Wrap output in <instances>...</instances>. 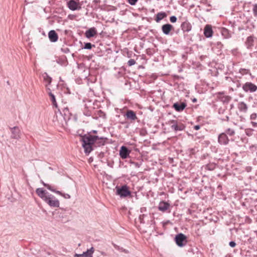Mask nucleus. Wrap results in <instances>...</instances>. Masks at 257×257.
<instances>
[{
  "instance_id": "f257e3e1",
  "label": "nucleus",
  "mask_w": 257,
  "mask_h": 257,
  "mask_svg": "<svg viewBox=\"0 0 257 257\" xmlns=\"http://www.w3.org/2000/svg\"><path fill=\"white\" fill-rule=\"evenodd\" d=\"M36 192L37 194L50 206L53 207H59V201L53 195L50 194L42 188L37 189Z\"/></svg>"
},
{
  "instance_id": "f03ea898",
  "label": "nucleus",
  "mask_w": 257,
  "mask_h": 257,
  "mask_svg": "<svg viewBox=\"0 0 257 257\" xmlns=\"http://www.w3.org/2000/svg\"><path fill=\"white\" fill-rule=\"evenodd\" d=\"M99 139L96 136L85 135L82 138V145L86 154H89L93 150L92 146Z\"/></svg>"
},
{
  "instance_id": "7ed1b4c3",
  "label": "nucleus",
  "mask_w": 257,
  "mask_h": 257,
  "mask_svg": "<svg viewBox=\"0 0 257 257\" xmlns=\"http://www.w3.org/2000/svg\"><path fill=\"white\" fill-rule=\"evenodd\" d=\"M115 189L116 194L119 195L121 198H125L131 195L129 187L125 185L121 187L116 186Z\"/></svg>"
},
{
  "instance_id": "20e7f679",
  "label": "nucleus",
  "mask_w": 257,
  "mask_h": 257,
  "mask_svg": "<svg viewBox=\"0 0 257 257\" xmlns=\"http://www.w3.org/2000/svg\"><path fill=\"white\" fill-rule=\"evenodd\" d=\"M67 5L72 11L79 10L81 8V5L78 0H70L67 2Z\"/></svg>"
},
{
  "instance_id": "39448f33",
  "label": "nucleus",
  "mask_w": 257,
  "mask_h": 257,
  "mask_svg": "<svg viewBox=\"0 0 257 257\" xmlns=\"http://www.w3.org/2000/svg\"><path fill=\"white\" fill-rule=\"evenodd\" d=\"M175 241L176 244L179 246H183L186 244L187 242V237L184 234L182 233H179L176 236Z\"/></svg>"
},
{
  "instance_id": "423d86ee",
  "label": "nucleus",
  "mask_w": 257,
  "mask_h": 257,
  "mask_svg": "<svg viewBox=\"0 0 257 257\" xmlns=\"http://www.w3.org/2000/svg\"><path fill=\"white\" fill-rule=\"evenodd\" d=\"M242 89L245 92H253L257 90V86L251 82H246L242 86Z\"/></svg>"
},
{
  "instance_id": "0eeeda50",
  "label": "nucleus",
  "mask_w": 257,
  "mask_h": 257,
  "mask_svg": "<svg viewBox=\"0 0 257 257\" xmlns=\"http://www.w3.org/2000/svg\"><path fill=\"white\" fill-rule=\"evenodd\" d=\"M170 204L166 201H161L158 206V209L162 212H166L169 209Z\"/></svg>"
},
{
  "instance_id": "6e6552de",
  "label": "nucleus",
  "mask_w": 257,
  "mask_h": 257,
  "mask_svg": "<svg viewBox=\"0 0 257 257\" xmlns=\"http://www.w3.org/2000/svg\"><path fill=\"white\" fill-rule=\"evenodd\" d=\"M131 151H129L126 147L122 146L119 151V155L122 159H126L129 156Z\"/></svg>"
},
{
  "instance_id": "1a4fd4ad",
  "label": "nucleus",
  "mask_w": 257,
  "mask_h": 257,
  "mask_svg": "<svg viewBox=\"0 0 257 257\" xmlns=\"http://www.w3.org/2000/svg\"><path fill=\"white\" fill-rule=\"evenodd\" d=\"M213 30L210 25H206L204 29V35L207 38L211 37L213 35Z\"/></svg>"
},
{
  "instance_id": "9d476101",
  "label": "nucleus",
  "mask_w": 257,
  "mask_h": 257,
  "mask_svg": "<svg viewBox=\"0 0 257 257\" xmlns=\"http://www.w3.org/2000/svg\"><path fill=\"white\" fill-rule=\"evenodd\" d=\"M12 137L15 139H19L21 137V131L18 127L15 126L11 128Z\"/></svg>"
},
{
  "instance_id": "9b49d317",
  "label": "nucleus",
  "mask_w": 257,
  "mask_h": 257,
  "mask_svg": "<svg viewBox=\"0 0 257 257\" xmlns=\"http://www.w3.org/2000/svg\"><path fill=\"white\" fill-rule=\"evenodd\" d=\"M228 142L229 139L225 134L222 133L218 136V142L220 144L226 145Z\"/></svg>"
},
{
  "instance_id": "f8f14e48",
  "label": "nucleus",
  "mask_w": 257,
  "mask_h": 257,
  "mask_svg": "<svg viewBox=\"0 0 257 257\" xmlns=\"http://www.w3.org/2000/svg\"><path fill=\"white\" fill-rule=\"evenodd\" d=\"M50 40L52 42H55L58 40V36L54 30L50 31L48 33Z\"/></svg>"
},
{
  "instance_id": "ddd939ff",
  "label": "nucleus",
  "mask_w": 257,
  "mask_h": 257,
  "mask_svg": "<svg viewBox=\"0 0 257 257\" xmlns=\"http://www.w3.org/2000/svg\"><path fill=\"white\" fill-rule=\"evenodd\" d=\"M97 34V31L95 28H91L88 30L85 33V36L87 38H90L94 37Z\"/></svg>"
},
{
  "instance_id": "4468645a",
  "label": "nucleus",
  "mask_w": 257,
  "mask_h": 257,
  "mask_svg": "<svg viewBox=\"0 0 257 257\" xmlns=\"http://www.w3.org/2000/svg\"><path fill=\"white\" fill-rule=\"evenodd\" d=\"M173 28V26L170 24H165L163 25L162 29L165 34L168 35Z\"/></svg>"
},
{
  "instance_id": "2eb2a0df",
  "label": "nucleus",
  "mask_w": 257,
  "mask_h": 257,
  "mask_svg": "<svg viewBox=\"0 0 257 257\" xmlns=\"http://www.w3.org/2000/svg\"><path fill=\"white\" fill-rule=\"evenodd\" d=\"M172 128L174 129L175 131H182L183 130L185 126V125L182 123H176L175 124H173L171 125Z\"/></svg>"
},
{
  "instance_id": "dca6fc26",
  "label": "nucleus",
  "mask_w": 257,
  "mask_h": 257,
  "mask_svg": "<svg viewBox=\"0 0 257 257\" xmlns=\"http://www.w3.org/2000/svg\"><path fill=\"white\" fill-rule=\"evenodd\" d=\"M125 115L127 118L131 119L133 120H135L138 118L136 114V113L132 110H127L126 111Z\"/></svg>"
},
{
  "instance_id": "f3484780",
  "label": "nucleus",
  "mask_w": 257,
  "mask_h": 257,
  "mask_svg": "<svg viewBox=\"0 0 257 257\" xmlns=\"http://www.w3.org/2000/svg\"><path fill=\"white\" fill-rule=\"evenodd\" d=\"M182 30L184 32H189L192 29L191 25L188 22H184L181 25Z\"/></svg>"
},
{
  "instance_id": "a211bd4d",
  "label": "nucleus",
  "mask_w": 257,
  "mask_h": 257,
  "mask_svg": "<svg viewBox=\"0 0 257 257\" xmlns=\"http://www.w3.org/2000/svg\"><path fill=\"white\" fill-rule=\"evenodd\" d=\"M186 107V104L184 103H181L180 104L175 103L173 104V107L177 111H182Z\"/></svg>"
},
{
  "instance_id": "6ab92c4d",
  "label": "nucleus",
  "mask_w": 257,
  "mask_h": 257,
  "mask_svg": "<svg viewBox=\"0 0 257 257\" xmlns=\"http://www.w3.org/2000/svg\"><path fill=\"white\" fill-rule=\"evenodd\" d=\"M44 81L45 83V86L47 88L48 85H49L52 81V78L48 75L47 74L45 73L43 75Z\"/></svg>"
},
{
  "instance_id": "aec40b11",
  "label": "nucleus",
  "mask_w": 257,
  "mask_h": 257,
  "mask_svg": "<svg viewBox=\"0 0 257 257\" xmlns=\"http://www.w3.org/2000/svg\"><path fill=\"white\" fill-rule=\"evenodd\" d=\"M238 108L240 111L246 112L247 110V106L244 102H240L238 104Z\"/></svg>"
},
{
  "instance_id": "412c9836",
  "label": "nucleus",
  "mask_w": 257,
  "mask_h": 257,
  "mask_svg": "<svg viewBox=\"0 0 257 257\" xmlns=\"http://www.w3.org/2000/svg\"><path fill=\"white\" fill-rule=\"evenodd\" d=\"M47 90L49 96L51 97V100L52 102L53 105L55 106L56 107H57V104L54 95L51 92L50 88H47Z\"/></svg>"
},
{
  "instance_id": "4be33fe9",
  "label": "nucleus",
  "mask_w": 257,
  "mask_h": 257,
  "mask_svg": "<svg viewBox=\"0 0 257 257\" xmlns=\"http://www.w3.org/2000/svg\"><path fill=\"white\" fill-rule=\"evenodd\" d=\"M245 43L248 48H251L253 45V38L251 36L248 37Z\"/></svg>"
},
{
  "instance_id": "5701e85b",
  "label": "nucleus",
  "mask_w": 257,
  "mask_h": 257,
  "mask_svg": "<svg viewBox=\"0 0 257 257\" xmlns=\"http://www.w3.org/2000/svg\"><path fill=\"white\" fill-rule=\"evenodd\" d=\"M166 16H167V15L165 13H164V12L159 13L157 15V17H156L155 20L157 22H159L160 21L163 19L164 18L166 17Z\"/></svg>"
},
{
  "instance_id": "b1692460",
  "label": "nucleus",
  "mask_w": 257,
  "mask_h": 257,
  "mask_svg": "<svg viewBox=\"0 0 257 257\" xmlns=\"http://www.w3.org/2000/svg\"><path fill=\"white\" fill-rule=\"evenodd\" d=\"M56 193H57V194H59V195L62 196V197H63L65 199H69V198H70V195L69 194H68L63 193H62L61 192H60L59 191H57V192H56Z\"/></svg>"
},
{
  "instance_id": "393cba45",
  "label": "nucleus",
  "mask_w": 257,
  "mask_h": 257,
  "mask_svg": "<svg viewBox=\"0 0 257 257\" xmlns=\"http://www.w3.org/2000/svg\"><path fill=\"white\" fill-rule=\"evenodd\" d=\"M43 185L46 187L49 190L53 192H55L56 193V192H57V191H56L55 189H54V187H52L51 185L48 184H46V183H43Z\"/></svg>"
},
{
  "instance_id": "a878e982",
  "label": "nucleus",
  "mask_w": 257,
  "mask_h": 257,
  "mask_svg": "<svg viewBox=\"0 0 257 257\" xmlns=\"http://www.w3.org/2000/svg\"><path fill=\"white\" fill-rule=\"evenodd\" d=\"M249 70L246 69H240L239 70V73L242 75L247 74L249 73Z\"/></svg>"
},
{
  "instance_id": "bb28decb",
  "label": "nucleus",
  "mask_w": 257,
  "mask_h": 257,
  "mask_svg": "<svg viewBox=\"0 0 257 257\" xmlns=\"http://www.w3.org/2000/svg\"><path fill=\"white\" fill-rule=\"evenodd\" d=\"M215 165L214 164H210L206 166V168L209 170H213L214 169Z\"/></svg>"
},
{
  "instance_id": "cd10ccee",
  "label": "nucleus",
  "mask_w": 257,
  "mask_h": 257,
  "mask_svg": "<svg viewBox=\"0 0 257 257\" xmlns=\"http://www.w3.org/2000/svg\"><path fill=\"white\" fill-rule=\"evenodd\" d=\"M79 255L80 257H93L92 255H91V254H89L88 253H86V251L84 252L82 254H79Z\"/></svg>"
},
{
  "instance_id": "c85d7f7f",
  "label": "nucleus",
  "mask_w": 257,
  "mask_h": 257,
  "mask_svg": "<svg viewBox=\"0 0 257 257\" xmlns=\"http://www.w3.org/2000/svg\"><path fill=\"white\" fill-rule=\"evenodd\" d=\"M92 48V45L90 43H87L85 44L84 48L90 49Z\"/></svg>"
},
{
  "instance_id": "c756f323",
  "label": "nucleus",
  "mask_w": 257,
  "mask_h": 257,
  "mask_svg": "<svg viewBox=\"0 0 257 257\" xmlns=\"http://www.w3.org/2000/svg\"><path fill=\"white\" fill-rule=\"evenodd\" d=\"M253 13L255 16H257V5L253 6Z\"/></svg>"
},
{
  "instance_id": "7c9ffc66",
  "label": "nucleus",
  "mask_w": 257,
  "mask_h": 257,
  "mask_svg": "<svg viewBox=\"0 0 257 257\" xmlns=\"http://www.w3.org/2000/svg\"><path fill=\"white\" fill-rule=\"evenodd\" d=\"M94 249L93 247H91L90 249H88L86 251V253H88L89 254H91V255H92V254L94 252Z\"/></svg>"
},
{
  "instance_id": "2f4dec72",
  "label": "nucleus",
  "mask_w": 257,
  "mask_h": 257,
  "mask_svg": "<svg viewBox=\"0 0 257 257\" xmlns=\"http://www.w3.org/2000/svg\"><path fill=\"white\" fill-rule=\"evenodd\" d=\"M135 63H136V61L134 59H130L128 61V65L129 66H132V65H134Z\"/></svg>"
},
{
  "instance_id": "473e14b6",
  "label": "nucleus",
  "mask_w": 257,
  "mask_h": 257,
  "mask_svg": "<svg viewBox=\"0 0 257 257\" xmlns=\"http://www.w3.org/2000/svg\"><path fill=\"white\" fill-rule=\"evenodd\" d=\"M170 20L172 23H175L177 21V18L175 16H172L170 17Z\"/></svg>"
},
{
  "instance_id": "72a5a7b5",
  "label": "nucleus",
  "mask_w": 257,
  "mask_h": 257,
  "mask_svg": "<svg viewBox=\"0 0 257 257\" xmlns=\"http://www.w3.org/2000/svg\"><path fill=\"white\" fill-rule=\"evenodd\" d=\"M138 0H128L129 4L131 5H135Z\"/></svg>"
},
{
  "instance_id": "f704fd0d",
  "label": "nucleus",
  "mask_w": 257,
  "mask_h": 257,
  "mask_svg": "<svg viewBox=\"0 0 257 257\" xmlns=\"http://www.w3.org/2000/svg\"><path fill=\"white\" fill-rule=\"evenodd\" d=\"M227 134L229 136H233L234 134V132L233 130H231V129H228L227 130Z\"/></svg>"
},
{
  "instance_id": "c9c22d12",
  "label": "nucleus",
  "mask_w": 257,
  "mask_h": 257,
  "mask_svg": "<svg viewBox=\"0 0 257 257\" xmlns=\"http://www.w3.org/2000/svg\"><path fill=\"white\" fill-rule=\"evenodd\" d=\"M256 114L254 113H252L250 115V119H255L256 118Z\"/></svg>"
},
{
  "instance_id": "e433bc0d",
  "label": "nucleus",
  "mask_w": 257,
  "mask_h": 257,
  "mask_svg": "<svg viewBox=\"0 0 257 257\" xmlns=\"http://www.w3.org/2000/svg\"><path fill=\"white\" fill-rule=\"evenodd\" d=\"M229 245H230L231 247H235V245H236V243H235V242H234V241H230V242H229Z\"/></svg>"
},
{
  "instance_id": "4c0bfd02",
  "label": "nucleus",
  "mask_w": 257,
  "mask_h": 257,
  "mask_svg": "<svg viewBox=\"0 0 257 257\" xmlns=\"http://www.w3.org/2000/svg\"><path fill=\"white\" fill-rule=\"evenodd\" d=\"M194 127L195 130H198L200 128V127L199 125H195Z\"/></svg>"
},
{
  "instance_id": "58836bf2",
  "label": "nucleus",
  "mask_w": 257,
  "mask_h": 257,
  "mask_svg": "<svg viewBox=\"0 0 257 257\" xmlns=\"http://www.w3.org/2000/svg\"><path fill=\"white\" fill-rule=\"evenodd\" d=\"M253 126L255 127L257 126V123L255 122H251Z\"/></svg>"
},
{
  "instance_id": "ea45409f",
  "label": "nucleus",
  "mask_w": 257,
  "mask_h": 257,
  "mask_svg": "<svg viewBox=\"0 0 257 257\" xmlns=\"http://www.w3.org/2000/svg\"><path fill=\"white\" fill-rule=\"evenodd\" d=\"M74 257H80L79 254H75Z\"/></svg>"
},
{
  "instance_id": "a19ab883",
  "label": "nucleus",
  "mask_w": 257,
  "mask_h": 257,
  "mask_svg": "<svg viewBox=\"0 0 257 257\" xmlns=\"http://www.w3.org/2000/svg\"><path fill=\"white\" fill-rule=\"evenodd\" d=\"M223 31H225V32H227V30H226V29H223Z\"/></svg>"
},
{
  "instance_id": "79ce46f5",
  "label": "nucleus",
  "mask_w": 257,
  "mask_h": 257,
  "mask_svg": "<svg viewBox=\"0 0 257 257\" xmlns=\"http://www.w3.org/2000/svg\"><path fill=\"white\" fill-rule=\"evenodd\" d=\"M93 132H94V133H96V131H93Z\"/></svg>"
}]
</instances>
